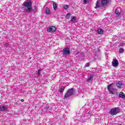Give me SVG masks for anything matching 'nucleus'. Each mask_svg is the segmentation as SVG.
Masks as SVG:
<instances>
[{
  "label": "nucleus",
  "mask_w": 125,
  "mask_h": 125,
  "mask_svg": "<svg viewBox=\"0 0 125 125\" xmlns=\"http://www.w3.org/2000/svg\"><path fill=\"white\" fill-rule=\"evenodd\" d=\"M24 6L25 7V12L30 13L32 10V1L29 0L24 3Z\"/></svg>",
  "instance_id": "nucleus-1"
},
{
  "label": "nucleus",
  "mask_w": 125,
  "mask_h": 125,
  "mask_svg": "<svg viewBox=\"0 0 125 125\" xmlns=\"http://www.w3.org/2000/svg\"><path fill=\"white\" fill-rule=\"evenodd\" d=\"M72 95H74V88L69 89L65 93L64 97L65 98H68L70 97V96H72Z\"/></svg>",
  "instance_id": "nucleus-2"
},
{
  "label": "nucleus",
  "mask_w": 125,
  "mask_h": 125,
  "mask_svg": "<svg viewBox=\"0 0 125 125\" xmlns=\"http://www.w3.org/2000/svg\"><path fill=\"white\" fill-rule=\"evenodd\" d=\"M70 54V48L69 47H66L63 49L62 51V56L66 57Z\"/></svg>",
  "instance_id": "nucleus-3"
},
{
  "label": "nucleus",
  "mask_w": 125,
  "mask_h": 125,
  "mask_svg": "<svg viewBox=\"0 0 125 125\" xmlns=\"http://www.w3.org/2000/svg\"><path fill=\"white\" fill-rule=\"evenodd\" d=\"M118 111H120V108L119 107H114L112 108L110 111H109V114L110 115H112L113 116L115 115H117L119 112Z\"/></svg>",
  "instance_id": "nucleus-4"
},
{
  "label": "nucleus",
  "mask_w": 125,
  "mask_h": 125,
  "mask_svg": "<svg viewBox=\"0 0 125 125\" xmlns=\"http://www.w3.org/2000/svg\"><path fill=\"white\" fill-rule=\"evenodd\" d=\"M112 84H108L107 85V89L110 93L111 94H115V93L116 92V89L114 88L113 86H112Z\"/></svg>",
  "instance_id": "nucleus-5"
},
{
  "label": "nucleus",
  "mask_w": 125,
  "mask_h": 125,
  "mask_svg": "<svg viewBox=\"0 0 125 125\" xmlns=\"http://www.w3.org/2000/svg\"><path fill=\"white\" fill-rule=\"evenodd\" d=\"M112 64L113 67H118V66H119V61H118L116 58H114L113 59Z\"/></svg>",
  "instance_id": "nucleus-6"
},
{
  "label": "nucleus",
  "mask_w": 125,
  "mask_h": 125,
  "mask_svg": "<svg viewBox=\"0 0 125 125\" xmlns=\"http://www.w3.org/2000/svg\"><path fill=\"white\" fill-rule=\"evenodd\" d=\"M56 31V28L54 26L48 27L47 28L48 33H49L50 32H51L52 33H54V32H55Z\"/></svg>",
  "instance_id": "nucleus-7"
},
{
  "label": "nucleus",
  "mask_w": 125,
  "mask_h": 125,
  "mask_svg": "<svg viewBox=\"0 0 125 125\" xmlns=\"http://www.w3.org/2000/svg\"><path fill=\"white\" fill-rule=\"evenodd\" d=\"M102 6H104V5H107L109 3L110 0H101Z\"/></svg>",
  "instance_id": "nucleus-8"
},
{
  "label": "nucleus",
  "mask_w": 125,
  "mask_h": 125,
  "mask_svg": "<svg viewBox=\"0 0 125 125\" xmlns=\"http://www.w3.org/2000/svg\"><path fill=\"white\" fill-rule=\"evenodd\" d=\"M0 111H7V107L3 105H0Z\"/></svg>",
  "instance_id": "nucleus-9"
},
{
  "label": "nucleus",
  "mask_w": 125,
  "mask_h": 125,
  "mask_svg": "<svg viewBox=\"0 0 125 125\" xmlns=\"http://www.w3.org/2000/svg\"><path fill=\"white\" fill-rule=\"evenodd\" d=\"M123 84L122 82H119L116 83V85L119 88H122V87H123Z\"/></svg>",
  "instance_id": "nucleus-10"
},
{
  "label": "nucleus",
  "mask_w": 125,
  "mask_h": 125,
  "mask_svg": "<svg viewBox=\"0 0 125 125\" xmlns=\"http://www.w3.org/2000/svg\"><path fill=\"white\" fill-rule=\"evenodd\" d=\"M119 97L120 98H123V99H125V94L124 92H121L119 94Z\"/></svg>",
  "instance_id": "nucleus-11"
},
{
  "label": "nucleus",
  "mask_w": 125,
  "mask_h": 125,
  "mask_svg": "<svg viewBox=\"0 0 125 125\" xmlns=\"http://www.w3.org/2000/svg\"><path fill=\"white\" fill-rule=\"evenodd\" d=\"M100 7V3H99V0H98L96 3V6L95 7V8L97 9L99 8Z\"/></svg>",
  "instance_id": "nucleus-12"
},
{
  "label": "nucleus",
  "mask_w": 125,
  "mask_h": 125,
  "mask_svg": "<svg viewBox=\"0 0 125 125\" xmlns=\"http://www.w3.org/2000/svg\"><path fill=\"white\" fill-rule=\"evenodd\" d=\"M53 6L54 10H56V9H57V4L56 2H54L53 3Z\"/></svg>",
  "instance_id": "nucleus-13"
},
{
  "label": "nucleus",
  "mask_w": 125,
  "mask_h": 125,
  "mask_svg": "<svg viewBox=\"0 0 125 125\" xmlns=\"http://www.w3.org/2000/svg\"><path fill=\"white\" fill-rule=\"evenodd\" d=\"M115 14H116L117 17H119L120 15H121V13L119 12V10L118 9L115 10Z\"/></svg>",
  "instance_id": "nucleus-14"
},
{
  "label": "nucleus",
  "mask_w": 125,
  "mask_h": 125,
  "mask_svg": "<svg viewBox=\"0 0 125 125\" xmlns=\"http://www.w3.org/2000/svg\"><path fill=\"white\" fill-rule=\"evenodd\" d=\"M93 80V76H91L87 79V83H91Z\"/></svg>",
  "instance_id": "nucleus-15"
},
{
  "label": "nucleus",
  "mask_w": 125,
  "mask_h": 125,
  "mask_svg": "<svg viewBox=\"0 0 125 125\" xmlns=\"http://www.w3.org/2000/svg\"><path fill=\"white\" fill-rule=\"evenodd\" d=\"M65 89V86H62L60 88V92H61V93H62V92H63V91H64V90Z\"/></svg>",
  "instance_id": "nucleus-16"
},
{
  "label": "nucleus",
  "mask_w": 125,
  "mask_h": 125,
  "mask_svg": "<svg viewBox=\"0 0 125 125\" xmlns=\"http://www.w3.org/2000/svg\"><path fill=\"white\" fill-rule=\"evenodd\" d=\"M103 30L102 29H99L98 30V34H100V35H102V34H103Z\"/></svg>",
  "instance_id": "nucleus-17"
},
{
  "label": "nucleus",
  "mask_w": 125,
  "mask_h": 125,
  "mask_svg": "<svg viewBox=\"0 0 125 125\" xmlns=\"http://www.w3.org/2000/svg\"><path fill=\"white\" fill-rule=\"evenodd\" d=\"M46 14H50V10L47 7L46 8Z\"/></svg>",
  "instance_id": "nucleus-18"
},
{
  "label": "nucleus",
  "mask_w": 125,
  "mask_h": 125,
  "mask_svg": "<svg viewBox=\"0 0 125 125\" xmlns=\"http://www.w3.org/2000/svg\"><path fill=\"white\" fill-rule=\"evenodd\" d=\"M71 19V22H75L76 21V18L74 16H72Z\"/></svg>",
  "instance_id": "nucleus-19"
},
{
  "label": "nucleus",
  "mask_w": 125,
  "mask_h": 125,
  "mask_svg": "<svg viewBox=\"0 0 125 125\" xmlns=\"http://www.w3.org/2000/svg\"><path fill=\"white\" fill-rule=\"evenodd\" d=\"M5 47H9L10 46V44L9 43H6L4 44Z\"/></svg>",
  "instance_id": "nucleus-20"
},
{
  "label": "nucleus",
  "mask_w": 125,
  "mask_h": 125,
  "mask_svg": "<svg viewBox=\"0 0 125 125\" xmlns=\"http://www.w3.org/2000/svg\"><path fill=\"white\" fill-rule=\"evenodd\" d=\"M124 48H121L119 50V53H123L124 52Z\"/></svg>",
  "instance_id": "nucleus-21"
},
{
  "label": "nucleus",
  "mask_w": 125,
  "mask_h": 125,
  "mask_svg": "<svg viewBox=\"0 0 125 125\" xmlns=\"http://www.w3.org/2000/svg\"><path fill=\"white\" fill-rule=\"evenodd\" d=\"M64 9H67V8H69V5H64L63 6Z\"/></svg>",
  "instance_id": "nucleus-22"
},
{
  "label": "nucleus",
  "mask_w": 125,
  "mask_h": 125,
  "mask_svg": "<svg viewBox=\"0 0 125 125\" xmlns=\"http://www.w3.org/2000/svg\"><path fill=\"white\" fill-rule=\"evenodd\" d=\"M70 15H71V14L67 13L66 15V19H69L70 18Z\"/></svg>",
  "instance_id": "nucleus-23"
},
{
  "label": "nucleus",
  "mask_w": 125,
  "mask_h": 125,
  "mask_svg": "<svg viewBox=\"0 0 125 125\" xmlns=\"http://www.w3.org/2000/svg\"><path fill=\"white\" fill-rule=\"evenodd\" d=\"M89 63H86L85 64V66H84V67L85 68H86V67H89Z\"/></svg>",
  "instance_id": "nucleus-24"
},
{
  "label": "nucleus",
  "mask_w": 125,
  "mask_h": 125,
  "mask_svg": "<svg viewBox=\"0 0 125 125\" xmlns=\"http://www.w3.org/2000/svg\"><path fill=\"white\" fill-rule=\"evenodd\" d=\"M34 12H37V11H38V8H37L36 6H34Z\"/></svg>",
  "instance_id": "nucleus-25"
},
{
  "label": "nucleus",
  "mask_w": 125,
  "mask_h": 125,
  "mask_svg": "<svg viewBox=\"0 0 125 125\" xmlns=\"http://www.w3.org/2000/svg\"><path fill=\"white\" fill-rule=\"evenodd\" d=\"M117 39H118V37H117V36H113V39L114 41H116V40H117Z\"/></svg>",
  "instance_id": "nucleus-26"
},
{
  "label": "nucleus",
  "mask_w": 125,
  "mask_h": 125,
  "mask_svg": "<svg viewBox=\"0 0 125 125\" xmlns=\"http://www.w3.org/2000/svg\"><path fill=\"white\" fill-rule=\"evenodd\" d=\"M84 3H87L88 0H83Z\"/></svg>",
  "instance_id": "nucleus-27"
},
{
  "label": "nucleus",
  "mask_w": 125,
  "mask_h": 125,
  "mask_svg": "<svg viewBox=\"0 0 125 125\" xmlns=\"http://www.w3.org/2000/svg\"><path fill=\"white\" fill-rule=\"evenodd\" d=\"M41 72H42L41 70H38V75H40L41 74Z\"/></svg>",
  "instance_id": "nucleus-28"
},
{
  "label": "nucleus",
  "mask_w": 125,
  "mask_h": 125,
  "mask_svg": "<svg viewBox=\"0 0 125 125\" xmlns=\"http://www.w3.org/2000/svg\"><path fill=\"white\" fill-rule=\"evenodd\" d=\"M78 54H80V52H77L76 53V55H78Z\"/></svg>",
  "instance_id": "nucleus-29"
},
{
  "label": "nucleus",
  "mask_w": 125,
  "mask_h": 125,
  "mask_svg": "<svg viewBox=\"0 0 125 125\" xmlns=\"http://www.w3.org/2000/svg\"><path fill=\"white\" fill-rule=\"evenodd\" d=\"M21 102H24V101H25V100H24V99H21Z\"/></svg>",
  "instance_id": "nucleus-30"
},
{
  "label": "nucleus",
  "mask_w": 125,
  "mask_h": 125,
  "mask_svg": "<svg viewBox=\"0 0 125 125\" xmlns=\"http://www.w3.org/2000/svg\"><path fill=\"white\" fill-rule=\"evenodd\" d=\"M12 68H15V66H12Z\"/></svg>",
  "instance_id": "nucleus-31"
}]
</instances>
